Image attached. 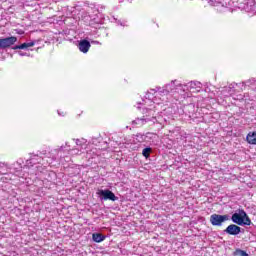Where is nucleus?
Masks as SVG:
<instances>
[{
  "label": "nucleus",
  "instance_id": "obj_1",
  "mask_svg": "<svg viewBox=\"0 0 256 256\" xmlns=\"http://www.w3.org/2000/svg\"><path fill=\"white\" fill-rule=\"evenodd\" d=\"M147 123L155 125V123H157V117L153 114V110L146 108L143 110V117L136 118L132 121L131 125L133 127H143V125H147Z\"/></svg>",
  "mask_w": 256,
  "mask_h": 256
},
{
  "label": "nucleus",
  "instance_id": "obj_2",
  "mask_svg": "<svg viewBox=\"0 0 256 256\" xmlns=\"http://www.w3.org/2000/svg\"><path fill=\"white\" fill-rule=\"evenodd\" d=\"M231 221L240 227L251 225V218H249V215L243 209H239L238 212L232 214Z\"/></svg>",
  "mask_w": 256,
  "mask_h": 256
},
{
  "label": "nucleus",
  "instance_id": "obj_3",
  "mask_svg": "<svg viewBox=\"0 0 256 256\" xmlns=\"http://www.w3.org/2000/svg\"><path fill=\"white\" fill-rule=\"evenodd\" d=\"M176 83H177V80H172L171 83L164 86V88L156 87L157 90H153V91H158L160 95H169V93H175V91H177V89L179 88L183 89V84L181 83L176 84Z\"/></svg>",
  "mask_w": 256,
  "mask_h": 256
},
{
  "label": "nucleus",
  "instance_id": "obj_4",
  "mask_svg": "<svg viewBox=\"0 0 256 256\" xmlns=\"http://www.w3.org/2000/svg\"><path fill=\"white\" fill-rule=\"evenodd\" d=\"M96 195H98L100 201H119V197H117L115 193L109 189H99L96 192Z\"/></svg>",
  "mask_w": 256,
  "mask_h": 256
},
{
  "label": "nucleus",
  "instance_id": "obj_5",
  "mask_svg": "<svg viewBox=\"0 0 256 256\" xmlns=\"http://www.w3.org/2000/svg\"><path fill=\"white\" fill-rule=\"evenodd\" d=\"M231 216L229 214L221 215V214H212L210 216V223L213 227H221L225 221H229Z\"/></svg>",
  "mask_w": 256,
  "mask_h": 256
},
{
  "label": "nucleus",
  "instance_id": "obj_6",
  "mask_svg": "<svg viewBox=\"0 0 256 256\" xmlns=\"http://www.w3.org/2000/svg\"><path fill=\"white\" fill-rule=\"evenodd\" d=\"M17 41V37L10 36L6 38H0V50L9 49V47H13V44Z\"/></svg>",
  "mask_w": 256,
  "mask_h": 256
},
{
  "label": "nucleus",
  "instance_id": "obj_7",
  "mask_svg": "<svg viewBox=\"0 0 256 256\" xmlns=\"http://www.w3.org/2000/svg\"><path fill=\"white\" fill-rule=\"evenodd\" d=\"M243 230L241 229V227L237 224H230L229 226H227V228L224 230V233H226L227 235H233V236H237L239 235Z\"/></svg>",
  "mask_w": 256,
  "mask_h": 256
},
{
  "label": "nucleus",
  "instance_id": "obj_8",
  "mask_svg": "<svg viewBox=\"0 0 256 256\" xmlns=\"http://www.w3.org/2000/svg\"><path fill=\"white\" fill-rule=\"evenodd\" d=\"M78 48L81 53H89V49H91V42L87 39H82L78 43Z\"/></svg>",
  "mask_w": 256,
  "mask_h": 256
},
{
  "label": "nucleus",
  "instance_id": "obj_9",
  "mask_svg": "<svg viewBox=\"0 0 256 256\" xmlns=\"http://www.w3.org/2000/svg\"><path fill=\"white\" fill-rule=\"evenodd\" d=\"M243 9L247 13H253V15H255V13H256V2H255V0L246 1V3H244Z\"/></svg>",
  "mask_w": 256,
  "mask_h": 256
},
{
  "label": "nucleus",
  "instance_id": "obj_10",
  "mask_svg": "<svg viewBox=\"0 0 256 256\" xmlns=\"http://www.w3.org/2000/svg\"><path fill=\"white\" fill-rule=\"evenodd\" d=\"M246 141L249 145H256V131L249 132L246 136Z\"/></svg>",
  "mask_w": 256,
  "mask_h": 256
},
{
  "label": "nucleus",
  "instance_id": "obj_11",
  "mask_svg": "<svg viewBox=\"0 0 256 256\" xmlns=\"http://www.w3.org/2000/svg\"><path fill=\"white\" fill-rule=\"evenodd\" d=\"M106 238H107V236H105L101 233H93L92 234V239L95 243H101V242L105 241Z\"/></svg>",
  "mask_w": 256,
  "mask_h": 256
},
{
  "label": "nucleus",
  "instance_id": "obj_12",
  "mask_svg": "<svg viewBox=\"0 0 256 256\" xmlns=\"http://www.w3.org/2000/svg\"><path fill=\"white\" fill-rule=\"evenodd\" d=\"M148 135H151V132H148L146 134L138 133V134H136V141H138V143H143V142L147 141Z\"/></svg>",
  "mask_w": 256,
  "mask_h": 256
},
{
  "label": "nucleus",
  "instance_id": "obj_13",
  "mask_svg": "<svg viewBox=\"0 0 256 256\" xmlns=\"http://www.w3.org/2000/svg\"><path fill=\"white\" fill-rule=\"evenodd\" d=\"M66 147H69L68 151H71L73 155H81V153H83V150H81L80 147L70 149L71 146L68 142H66Z\"/></svg>",
  "mask_w": 256,
  "mask_h": 256
},
{
  "label": "nucleus",
  "instance_id": "obj_14",
  "mask_svg": "<svg viewBox=\"0 0 256 256\" xmlns=\"http://www.w3.org/2000/svg\"><path fill=\"white\" fill-rule=\"evenodd\" d=\"M190 89H201V82L191 81L188 83Z\"/></svg>",
  "mask_w": 256,
  "mask_h": 256
},
{
  "label": "nucleus",
  "instance_id": "obj_15",
  "mask_svg": "<svg viewBox=\"0 0 256 256\" xmlns=\"http://www.w3.org/2000/svg\"><path fill=\"white\" fill-rule=\"evenodd\" d=\"M152 151H153V149L151 147L144 148L142 151L143 157H145V159H149V155H151Z\"/></svg>",
  "mask_w": 256,
  "mask_h": 256
},
{
  "label": "nucleus",
  "instance_id": "obj_16",
  "mask_svg": "<svg viewBox=\"0 0 256 256\" xmlns=\"http://www.w3.org/2000/svg\"><path fill=\"white\" fill-rule=\"evenodd\" d=\"M234 256H249V254L245 250L236 249Z\"/></svg>",
  "mask_w": 256,
  "mask_h": 256
},
{
  "label": "nucleus",
  "instance_id": "obj_17",
  "mask_svg": "<svg viewBox=\"0 0 256 256\" xmlns=\"http://www.w3.org/2000/svg\"><path fill=\"white\" fill-rule=\"evenodd\" d=\"M76 147H79L81 149V151H83L85 144L83 143L82 140L76 139Z\"/></svg>",
  "mask_w": 256,
  "mask_h": 256
},
{
  "label": "nucleus",
  "instance_id": "obj_18",
  "mask_svg": "<svg viewBox=\"0 0 256 256\" xmlns=\"http://www.w3.org/2000/svg\"><path fill=\"white\" fill-rule=\"evenodd\" d=\"M12 49H14V50H17V49H28L27 43H23V44H20V45H16V46H14Z\"/></svg>",
  "mask_w": 256,
  "mask_h": 256
},
{
  "label": "nucleus",
  "instance_id": "obj_19",
  "mask_svg": "<svg viewBox=\"0 0 256 256\" xmlns=\"http://www.w3.org/2000/svg\"><path fill=\"white\" fill-rule=\"evenodd\" d=\"M210 5L216 6L223 3V0H209Z\"/></svg>",
  "mask_w": 256,
  "mask_h": 256
},
{
  "label": "nucleus",
  "instance_id": "obj_20",
  "mask_svg": "<svg viewBox=\"0 0 256 256\" xmlns=\"http://www.w3.org/2000/svg\"><path fill=\"white\" fill-rule=\"evenodd\" d=\"M255 82H256L255 78H251L243 83H244V85H255Z\"/></svg>",
  "mask_w": 256,
  "mask_h": 256
},
{
  "label": "nucleus",
  "instance_id": "obj_21",
  "mask_svg": "<svg viewBox=\"0 0 256 256\" xmlns=\"http://www.w3.org/2000/svg\"><path fill=\"white\" fill-rule=\"evenodd\" d=\"M26 45H27L28 48H29V47H34L35 42H34V41H32V42H27Z\"/></svg>",
  "mask_w": 256,
  "mask_h": 256
},
{
  "label": "nucleus",
  "instance_id": "obj_22",
  "mask_svg": "<svg viewBox=\"0 0 256 256\" xmlns=\"http://www.w3.org/2000/svg\"><path fill=\"white\" fill-rule=\"evenodd\" d=\"M18 55H20V57H25L29 54L25 53V52H22V51H18Z\"/></svg>",
  "mask_w": 256,
  "mask_h": 256
},
{
  "label": "nucleus",
  "instance_id": "obj_23",
  "mask_svg": "<svg viewBox=\"0 0 256 256\" xmlns=\"http://www.w3.org/2000/svg\"><path fill=\"white\" fill-rule=\"evenodd\" d=\"M63 149H65V146H61V147L59 148V151H63Z\"/></svg>",
  "mask_w": 256,
  "mask_h": 256
}]
</instances>
